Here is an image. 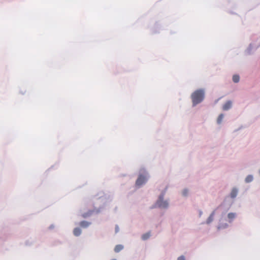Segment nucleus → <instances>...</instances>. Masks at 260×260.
<instances>
[{"instance_id":"nucleus-9","label":"nucleus","mask_w":260,"mask_h":260,"mask_svg":"<svg viewBox=\"0 0 260 260\" xmlns=\"http://www.w3.org/2000/svg\"><path fill=\"white\" fill-rule=\"evenodd\" d=\"M237 190L235 188H234L231 192V197L232 198H235L237 194Z\"/></svg>"},{"instance_id":"nucleus-16","label":"nucleus","mask_w":260,"mask_h":260,"mask_svg":"<svg viewBox=\"0 0 260 260\" xmlns=\"http://www.w3.org/2000/svg\"><path fill=\"white\" fill-rule=\"evenodd\" d=\"M177 260H185L184 256L182 255L178 258Z\"/></svg>"},{"instance_id":"nucleus-13","label":"nucleus","mask_w":260,"mask_h":260,"mask_svg":"<svg viewBox=\"0 0 260 260\" xmlns=\"http://www.w3.org/2000/svg\"><path fill=\"white\" fill-rule=\"evenodd\" d=\"M253 180V177L252 175H248V176H247V177L245 179V181L247 182V183H249L251 181H252V180Z\"/></svg>"},{"instance_id":"nucleus-12","label":"nucleus","mask_w":260,"mask_h":260,"mask_svg":"<svg viewBox=\"0 0 260 260\" xmlns=\"http://www.w3.org/2000/svg\"><path fill=\"white\" fill-rule=\"evenodd\" d=\"M223 118V114H220L217 118V123L220 124Z\"/></svg>"},{"instance_id":"nucleus-14","label":"nucleus","mask_w":260,"mask_h":260,"mask_svg":"<svg viewBox=\"0 0 260 260\" xmlns=\"http://www.w3.org/2000/svg\"><path fill=\"white\" fill-rule=\"evenodd\" d=\"M150 233H146V234H144V235L142 236V239H143V240H145L147 239L150 237Z\"/></svg>"},{"instance_id":"nucleus-5","label":"nucleus","mask_w":260,"mask_h":260,"mask_svg":"<svg viewBox=\"0 0 260 260\" xmlns=\"http://www.w3.org/2000/svg\"><path fill=\"white\" fill-rule=\"evenodd\" d=\"M90 223L86 221L80 222L79 225L83 228H87L90 225Z\"/></svg>"},{"instance_id":"nucleus-15","label":"nucleus","mask_w":260,"mask_h":260,"mask_svg":"<svg viewBox=\"0 0 260 260\" xmlns=\"http://www.w3.org/2000/svg\"><path fill=\"white\" fill-rule=\"evenodd\" d=\"M92 212L91 211H90L89 212H88V213H84L83 214L82 216L84 217V218H86L89 216H90L91 213H92Z\"/></svg>"},{"instance_id":"nucleus-8","label":"nucleus","mask_w":260,"mask_h":260,"mask_svg":"<svg viewBox=\"0 0 260 260\" xmlns=\"http://www.w3.org/2000/svg\"><path fill=\"white\" fill-rule=\"evenodd\" d=\"M123 248V246L122 245H117L114 248V251L116 252H119Z\"/></svg>"},{"instance_id":"nucleus-11","label":"nucleus","mask_w":260,"mask_h":260,"mask_svg":"<svg viewBox=\"0 0 260 260\" xmlns=\"http://www.w3.org/2000/svg\"><path fill=\"white\" fill-rule=\"evenodd\" d=\"M240 77L237 75H235L233 76V81L237 83L239 81Z\"/></svg>"},{"instance_id":"nucleus-17","label":"nucleus","mask_w":260,"mask_h":260,"mask_svg":"<svg viewBox=\"0 0 260 260\" xmlns=\"http://www.w3.org/2000/svg\"><path fill=\"white\" fill-rule=\"evenodd\" d=\"M187 192H188L187 190V189H185V190H184L183 191V194L184 196H186V195H187Z\"/></svg>"},{"instance_id":"nucleus-3","label":"nucleus","mask_w":260,"mask_h":260,"mask_svg":"<svg viewBox=\"0 0 260 260\" xmlns=\"http://www.w3.org/2000/svg\"><path fill=\"white\" fill-rule=\"evenodd\" d=\"M163 196L164 195L160 196L159 200L157 201L156 204L158 207L165 208L167 207L168 203L167 201H163Z\"/></svg>"},{"instance_id":"nucleus-2","label":"nucleus","mask_w":260,"mask_h":260,"mask_svg":"<svg viewBox=\"0 0 260 260\" xmlns=\"http://www.w3.org/2000/svg\"><path fill=\"white\" fill-rule=\"evenodd\" d=\"M147 180L146 175H140L136 182V185L140 186L145 183Z\"/></svg>"},{"instance_id":"nucleus-4","label":"nucleus","mask_w":260,"mask_h":260,"mask_svg":"<svg viewBox=\"0 0 260 260\" xmlns=\"http://www.w3.org/2000/svg\"><path fill=\"white\" fill-rule=\"evenodd\" d=\"M232 106V102L231 101H228L225 103L223 106V109L224 110H229Z\"/></svg>"},{"instance_id":"nucleus-6","label":"nucleus","mask_w":260,"mask_h":260,"mask_svg":"<svg viewBox=\"0 0 260 260\" xmlns=\"http://www.w3.org/2000/svg\"><path fill=\"white\" fill-rule=\"evenodd\" d=\"M236 217V214L235 213H230L228 215V217L229 219V221L231 222Z\"/></svg>"},{"instance_id":"nucleus-7","label":"nucleus","mask_w":260,"mask_h":260,"mask_svg":"<svg viewBox=\"0 0 260 260\" xmlns=\"http://www.w3.org/2000/svg\"><path fill=\"white\" fill-rule=\"evenodd\" d=\"M73 232L75 236H78L81 234V230L79 228H76L74 230Z\"/></svg>"},{"instance_id":"nucleus-1","label":"nucleus","mask_w":260,"mask_h":260,"mask_svg":"<svg viewBox=\"0 0 260 260\" xmlns=\"http://www.w3.org/2000/svg\"><path fill=\"white\" fill-rule=\"evenodd\" d=\"M191 98L192 99L193 106H196L203 100L204 98V90L202 89L196 90L192 93Z\"/></svg>"},{"instance_id":"nucleus-10","label":"nucleus","mask_w":260,"mask_h":260,"mask_svg":"<svg viewBox=\"0 0 260 260\" xmlns=\"http://www.w3.org/2000/svg\"><path fill=\"white\" fill-rule=\"evenodd\" d=\"M214 212H213L211 215H210V216L208 217L207 220V223H210L213 219V217H214Z\"/></svg>"}]
</instances>
